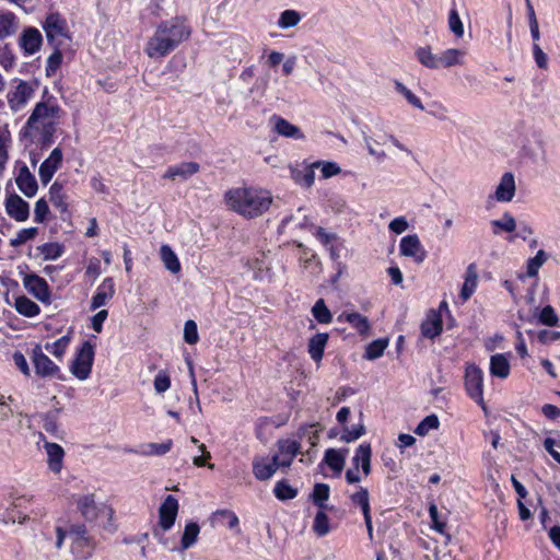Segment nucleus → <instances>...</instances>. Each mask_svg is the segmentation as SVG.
I'll return each mask as SVG.
<instances>
[{"label": "nucleus", "instance_id": "de8ad7c7", "mask_svg": "<svg viewBox=\"0 0 560 560\" xmlns=\"http://www.w3.org/2000/svg\"><path fill=\"white\" fill-rule=\"evenodd\" d=\"M172 446V440H167L163 443H148L142 446L140 453L144 456H162L170 452Z\"/></svg>", "mask_w": 560, "mask_h": 560}, {"label": "nucleus", "instance_id": "603ef678", "mask_svg": "<svg viewBox=\"0 0 560 560\" xmlns=\"http://www.w3.org/2000/svg\"><path fill=\"white\" fill-rule=\"evenodd\" d=\"M365 434V425L362 421L352 427H343L342 434L340 436V441L350 443L359 440L362 435Z\"/></svg>", "mask_w": 560, "mask_h": 560}, {"label": "nucleus", "instance_id": "a19ab883", "mask_svg": "<svg viewBox=\"0 0 560 560\" xmlns=\"http://www.w3.org/2000/svg\"><path fill=\"white\" fill-rule=\"evenodd\" d=\"M15 311L26 317H34L39 314V306L27 296H18L13 304Z\"/></svg>", "mask_w": 560, "mask_h": 560}, {"label": "nucleus", "instance_id": "774afa93", "mask_svg": "<svg viewBox=\"0 0 560 560\" xmlns=\"http://www.w3.org/2000/svg\"><path fill=\"white\" fill-rule=\"evenodd\" d=\"M184 340L189 345H195L199 340L197 324L192 319L185 323Z\"/></svg>", "mask_w": 560, "mask_h": 560}, {"label": "nucleus", "instance_id": "09e8293b", "mask_svg": "<svg viewBox=\"0 0 560 560\" xmlns=\"http://www.w3.org/2000/svg\"><path fill=\"white\" fill-rule=\"evenodd\" d=\"M199 533H200V527L197 523H194V522L188 523L185 526V529H184V533H183V536L180 539L182 549L185 550V549L190 548L197 541Z\"/></svg>", "mask_w": 560, "mask_h": 560}, {"label": "nucleus", "instance_id": "864d4df0", "mask_svg": "<svg viewBox=\"0 0 560 560\" xmlns=\"http://www.w3.org/2000/svg\"><path fill=\"white\" fill-rule=\"evenodd\" d=\"M313 530L319 537L327 535L330 532L329 517L324 509H320L314 518Z\"/></svg>", "mask_w": 560, "mask_h": 560}, {"label": "nucleus", "instance_id": "4be33fe9", "mask_svg": "<svg viewBox=\"0 0 560 560\" xmlns=\"http://www.w3.org/2000/svg\"><path fill=\"white\" fill-rule=\"evenodd\" d=\"M15 183L20 189V191L28 197L32 198L36 195L38 185L36 182L35 176L31 173L28 167L26 165H23L19 170V174L15 178Z\"/></svg>", "mask_w": 560, "mask_h": 560}, {"label": "nucleus", "instance_id": "4468645a", "mask_svg": "<svg viewBox=\"0 0 560 560\" xmlns=\"http://www.w3.org/2000/svg\"><path fill=\"white\" fill-rule=\"evenodd\" d=\"M4 208L7 214L16 222H25L30 217V205L16 194L5 198Z\"/></svg>", "mask_w": 560, "mask_h": 560}, {"label": "nucleus", "instance_id": "0e129e2a", "mask_svg": "<svg viewBox=\"0 0 560 560\" xmlns=\"http://www.w3.org/2000/svg\"><path fill=\"white\" fill-rule=\"evenodd\" d=\"M448 27L451 32L457 37L462 38L464 35V25L456 9H452L448 14Z\"/></svg>", "mask_w": 560, "mask_h": 560}, {"label": "nucleus", "instance_id": "412c9836", "mask_svg": "<svg viewBox=\"0 0 560 560\" xmlns=\"http://www.w3.org/2000/svg\"><path fill=\"white\" fill-rule=\"evenodd\" d=\"M467 61V50L464 48H447L440 52V69L464 67Z\"/></svg>", "mask_w": 560, "mask_h": 560}, {"label": "nucleus", "instance_id": "ea45409f", "mask_svg": "<svg viewBox=\"0 0 560 560\" xmlns=\"http://www.w3.org/2000/svg\"><path fill=\"white\" fill-rule=\"evenodd\" d=\"M160 258L164 267L172 273H178L182 269L180 262L174 250L166 244L160 248Z\"/></svg>", "mask_w": 560, "mask_h": 560}, {"label": "nucleus", "instance_id": "72a5a7b5", "mask_svg": "<svg viewBox=\"0 0 560 560\" xmlns=\"http://www.w3.org/2000/svg\"><path fill=\"white\" fill-rule=\"evenodd\" d=\"M328 339H329V336L326 332H318L310 338L307 350H308L311 358L316 363L322 361Z\"/></svg>", "mask_w": 560, "mask_h": 560}, {"label": "nucleus", "instance_id": "37998d69", "mask_svg": "<svg viewBox=\"0 0 560 560\" xmlns=\"http://www.w3.org/2000/svg\"><path fill=\"white\" fill-rule=\"evenodd\" d=\"M49 201L60 212H66L68 210L67 196L62 186L57 182H55L49 188Z\"/></svg>", "mask_w": 560, "mask_h": 560}, {"label": "nucleus", "instance_id": "79ce46f5", "mask_svg": "<svg viewBox=\"0 0 560 560\" xmlns=\"http://www.w3.org/2000/svg\"><path fill=\"white\" fill-rule=\"evenodd\" d=\"M18 21L12 12L0 10V39H4L16 32Z\"/></svg>", "mask_w": 560, "mask_h": 560}, {"label": "nucleus", "instance_id": "f03ea898", "mask_svg": "<svg viewBox=\"0 0 560 560\" xmlns=\"http://www.w3.org/2000/svg\"><path fill=\"white\" fill-rule=\"evenodd\" d=\"M223 202L230 211L245 219H255L268 211L272 203V195L260 187H234L224 192Z\"/></svg>", "mask_w": 560, "mask_h": 560}, {"label": "nucleus", "instance_id": "c756f323", "mask_svg": "<svg viewBox=\"0 0 560 560\" xmlns=\"http://www.w3.org/2000/svg\"><path fill=\"white\" fill-rule=\"evenodd\" d=\"M115 294V285L112 278H105L92 298L91 308L96 310L105 305Z\"/></svg>", "mask_w": 560, "mask_h": 560}, {"label": "nucleus", "instance_id": "aec40b11", "mask_svg": "<svg viewBox=\"0 0 560 560\" xmlns=\"http://www.w3.org/2000/svg\"><path fill=\"white\" fill-rule=\"evenodd\" d=\"M291 178L303 188H311L315 182V172L312 163H302L290 166Z\"/></svg>", "mask_w": 560, "mask_h": 560}, {"label": "nucleus", "instance_id": "4d7b16f0", "mask_svg": "<svg viewBox=\"0 0 560 560\" xmlns=\"http://www.w3.org/2000/svg\"><path fill=\"white\" fill-rule=\"evenodd\" d=\"M70 343L69 336H62L51 343H46L45 349L54 357L61 359Z\"/></svg>", "mask_w": 560, "mask_h": 560}, {"label": "nucleus", "instance_id": "a878e982", "mask_svg": "<svg viewBox=\"0 0 560 560\" xmlns=\"http://www.w3.org/2000/svg\"><path fill=\"white\" fill-rule=\"evenodd\" d=\"M443 320L439 312L431 310L421 324V332L425 338L433 339L442 332Z\"/></svg>", "mask_w": 560, "mask_h": 560}, {"label": "nucleus", "instance_id": "b1692460", "mask_svg": "<svg viewBox=\"0 0 560 560\" xmlns=\"http://www.w3.org/2000/svg\"><path fill=\"white\" fill-rule=\"evenodd\" d=\"M44 448L47 454L48 468L54 474H59L63 467V457H65L63 448L59 444L51 443V442H45Z\"/></svg>", "mask_w": 560, "mask_h": 560}, {"label": "nucleus", "instance_id": "2eb2a0df", "mask_svg": "<svg viewBox=\"0 0 560 560\" xmlns=\"http://www.w3.org/2000/svg\"><path fill=\"white\" fill-rule=\"evenodd\" d=\"M23 284L34 298L43 303H50V291L47 281L37 275L24 277Z\"/></svg>", "mask_w": 560, "mask_h": 560}, {"label": "nucleus", "instance_id": "3c124183", "mask_svg": "<svg viewBox=\"0 0 560 560\" xmlns=\"http://www.w3.org/2000/svg\"><path fill=\"white\" fill-rule=\"evenodd\" d=\"M312 315L319 324H329L332 320V315L326 306L325 301L319 299L312 307Z\"/></svg>", "mask_w": 560, "mask_h": 560}, {"label": "nucleus", "instance_id": "f8f14e48", "mask_svg": "<svg viewBox=\"0 0 560 560\" xmlns=\"http://www.w3.org/2000/svg\"><path fill=\"white\" fill-rule=\"evenodd\" d=\"M277 446L278 451L273 455V459L279 468L289 467L294 457L301 452L300 442L291 439L280 440Z\"/></svg>", "mask_w": 560, "mask_h": 560}, {"label": "nucleus", "instance_id": "5701e85b", "mask_svg": "<svg viewBox=\"0 0 560 560\" xmlns=\"http://www.w3.org/2000/svg\"><path fill=\"white\" fill-rule=\"evenodd\" d=\"M270 124L272 125L273 131L277 132L279 136L295 140L304 138L303 132L298 126L291 124L290 121L280 116H272L270 118Z\"/></svg>", "mask_w": 560, "mask_h": 560}, {"label": "nucleus", "instance_id": "423d86ee", "mask_svg": "<svg viewBox=\"0 0 560 560\" xmlns=\"http://www.w3.org/2000/svg\"><path fill=\"white\" fill-rule=\"evenodd\" d=\"M94 347L90 341H84L75 353V358L70 364V372L79 381L89 378L94 361Z\"/></svg>", "mask_w": 560, "mask_h": 560}, {"label": "nucleus", "instance_id": "052dcab7", "mask_svg": "<svg viewBox=\"0 0 560 560\" xmlns=\"http://www.w3.org/2000/svg\"><path fill=\"white\" fill-rule=\"evenodd\" d=\"M273 493L277 499L284 501L294 499L298 494V491L293 489L287 481L281 480L276 483Z\"/></svg>", "mask_w": 560, "mask_h": 560}, {"label": "nucleus", "instance_id": "e433bc0d", "mask_svg": "<svg viewBox=\"0 0 560 560\" xmlns=\"http://www.w3.org/2000/svg\"><path fill=\"white\" fill-rule=\"evenodd\" d=\"M308 225V219L303 209H298L294 214L282 220L279 229L282 233H285L293 232L296 229H306Z\"/></svg>", "mask_w": 560, "mask_h": 560}, {"label": "nucleus", "instance_id": "6ab92c4d", "mask_svg": "<svg viewBox=\"0 0 560 560\" xmlns=\"http://www.w3.org/2000/svg\"><path fill=\"white\" fill-rule=\"evenodd\" d=\"M178 512V501L168 494L159 509L160 526L168 530L175 523Z\"/></svg>", "mask_w": 560, "mask_h": 560}, {"label": "nucleus", "instance_id": "f3484780", "mask_svg": "<svg viewBox=\"0 0 560 560\" xmlns=\"http://www.w3.org/2000/svg\"><path fill=\"white\" fill-rule=\"evenodd\" d=\"M33 364L37 375L42 377H50L58 373L59 368L55 364L48 355L43 353L42 348L36 346L33 349Z\"/></svg>", "mask_w": 560, "mask_h": 560}, {"label": "nucleus", "instance_id": "49530a36", "mask_svg": "<svg viewBox=\"0 0 560 560\" xmlns=\"http://www.w3.org/2000/svg\"><path fill=\"white\" fill-rule=\"evenodd\" d=\"M314 171L319 170L320 178L328 179L341 173V167L331 161H315L312 163Z\"/></svg>", "mask_w": 560, "mask_h": 560}, {"label": "nucleus", "instance_id": "c9c22d12", "mask_svg": "<svg viewBox=\"0 0 560 560\" xmlns=\"http://www.w3.org/2000/svg\"><path fill=\"white\" fill-rule=\"evenodd\" d=\"M12 144V135L8 124L0 125V174L5 170L9 161V150Z\"/></svg>", "mask_w": 560, "mask_h": 560}, {"label": "nucleus", "instance_id": "dca6fc26", "mask_svg": "<svg viewBox=\"0 0 560 560\" xmlns=\"http://www.w3.org/2000/svg\"><path fill=\"white\" fill-rule=\"evenodd\" d=\"M19 45L26 56L36 54L43 45L42 33L35 27L24 28L20 36Z\"/></svg>", "mask_w": 560, "mask_h": 560}, {"label": "nucleus", "instance_id": "c85d7f7f", "mask_svg": "<svg viewBox=\"0 0 560 560\" xmlns=\"http://www.w3.org/2000/svg\"><path fill=\"white\" fill-rule=\"evenodd\" d=\"M372 447L370 443L360 444L352 458L354 468L361 467L363 475L366 477L371 474Z\"/></svg>", "mask_w": 560, "mask_h": 560}, {"label": "nucleus", "instance_id": "69168bd1", "mask_svg": "<svg viewBox=\"0 0 560 560\" xmlns=\"http://www.w3.org/2000/svg\"><path fill=\"white\" fill-rule=\"evenodd\" d=\"M55 51L48 57L46 66V75L51 77L61 66L62 54L59 47H54Z\"/></svg>", "mask_w": 560, "mask_h": 560}, {"label": "nucleus", "instance_id": "cd10ccee", "mask_svg": "<svg viewBox=\"0 0 560 560\" xmlns=\"http://www.w3.org/2000/svg\"><path fill=\"white\" fill-rule=\"evenodd\" d=\"M278 468L273 458L269 460L266 457H256L253 460V474L261 481L270 479Z\"/></svg>", "mask_w": 560, "mask_h": 560}, {"label": "nucleus", "instance_id": "f257e3e1", "mask_svg": "<svg viewBox=\"0 0 560 560\" xmlns=\"http://www.w3.org/2000/svg\"><path fill=\"white\" fill-rule=\"evenodd\" d=\"M65 112L45 89L20 131L22 140L46 148L54 142Z\"/></svg>", "mask_w": 560, "mask_h": 560}, {"label": "nucleus", "instance_id": "13d9d810", "mask_svg": "<svg viewBox=\"0 0 560 560\" xmlns=\"http://www.w3.org/2000/svg\"><path fill=\"white\" fill-rule=\"evenodd\" d=\"M395 90L399 94H401L410 105H412L413 107H416L420 110H424V106H423L422 102L420 101V98L411 90H409L405 84H402L399 81H395Z\"/></svg>", "mask_w": 560, "mask_h": 560}, {"label": "nucleus", "instance_id": "f704fd0d", "mask_svg": "<svg viewBox=\"0 0 560 560\" xmlns=\"http://www.w3.org/2000/svg\"><path fill=\"white\" fill-rule=\"evenodd\" d=\"M490 374L494 377L506 378L510 375V362L506 354L497 353L490 358Z\"/></svg>", "mask_w": 560, "mask_h": 560}, {"label": "nucleus", "instance_id": "2f4dec72", "mask_svg": "<svg viewBox=\"0 0 560 560\" xmlns=\"http://www.w3.org/2000/svg\"><path fill=\"white\" fill-rule=\"evenodd\" d=\"M478 284V272L474 264H470L465 271L464 283L459 296L464 302L469 300L475 293Z\"/></svg>", "mask_w": 560, "mask_h": 560}, {"label": "nucleus", "instance_id": "a211bd4d", "mask_svg": "<svg viewBox=\"0 0 560 560\" xmlns=\"http://www.w3.org/2000/svg\"><path fill=\"white\" fill-rule=\"evenodd\" d=\"M516 192L515 177L512 173H504L495 187L493 198L498 202H510Z\"/></svg>", "mask_w": 560, "mask_h": 560}, {"label": "nucleus", "instance_id": "a18cd8bd", "mask_svg": "<svg viewBox=\"0 0 560 560\" xmlns=\"http://www.w3.org/2000/svg\"><path fill=\"white\" fill-rule=\"evenodd\" d=\"M491 225L494 234H499L501 231L512 233L517 228L514 217L509 212H504L501 219L493 220Z\"/></svg>", "mask_w": 560, "mask_h": 560}, {"label": "nucleus", "instance_id": "ddd939ff", "mask_svg": "<svg viewBox=\"0 0 560 560\" xmlns=\"http://www.w3.org/2000/svg\"><path fill=\"white\" fill-rule=\"evenodd\" d=\"M399 252L402 256L412 258L417 264L423 262L427 257V252L417 234L404 236L400 240Z\"/></svg>", "mask_w": 560, "mask_h": 560}, {"label": "nucleus", "instance_id": "473e14b6", "mask_svg": "<svg viewBox=\"0 0 560 560\" xmlns=\"http://www.w3.org/2000/svg\"><path fill=\"white\" fill-rule=\"evenodd\" d=\"M347 454L348 450L346 448H328L325 452L324 462L336 475H340L345 467Z\"/></svg>", "mask_w": 560, "mask_h": 560}, {"label": "nucleus", "instance_id": "6e6552de", "mask_svg": "<svg viewBox=\"0 0 560 560\" xmlns=\"http://www.w3.org/2000/svg\"><path fill=\"white\" fill-rule=\"evenodd\" d=\"M465 388L471 399L479 405H483V372L474 363L466 366Z\"/></svg>", "mask_w": 560, "mask_h": 560}, {"label": "nucleus", "instance_id": "39448f33", "mask_svg": "<svg viewBox=\"0 0 560 560\" xmlns=\"http://www.w3.org/2000/svg\"><path fill=\"white\" fill-rule=\"evenodd\" d=\"M42 26L48 44L52 47H60L65 40L70 39L67 21L59 13L48 14Z\"/></svg>", "mask_w": 560, "mask_h": 560}, {"label": "nucleus", "instance_id": "393cba45", "mask_svg": "<svg viewBox=\"0 0 560 560\" xmlns=\"http://www.w3.org/2000/svg\"><path fill=\"white\" fill-rule=\"evenodd\" d=\"M199 168L200 166L196 162H184L178 165L168 167L163 177L172 180L177 178L186 180L198 173Z\"/></svg>", "mask_w": 560, "mask_h": 560}, {"label": "nucleus", "instance_id": "c03bdc74", "mask_svg": "<svg viewBox=\"0 0 560 560\" xmlns=\"http://www.w3.org/2000/svg\"><path fill=\"white\" fill-rule=\"evenodd\" d=\"M349 498L354 505L360 506L363 516L371 513L370 495L366 488L358 487Z\"/></svg>", "mask_w": 560, "mask_h": 560}, {"label": "nucleus", "instance_id": "9d476101", "mask_svg": "<svg viewBox=\"0 0 560 560\" xmlns=\"http://www.w3.org/2000/svg\"><path fill=\"white\" fill-rule=\"evenodd\" d=\"M165 31L166 37L174 40L173 46L176 48L182 42L187 40L191 35V28L186 24V20L182 16L173 18L160 24Z\"/></svg>", "mask_w": 560, "mask_h": 560}, {"label": "nucleus", "instance_id": "5fc2aeb1", "mask_svg": "<svg viewBox=\"0 0 560 560\" xmlns=\"http://www.w3.org/2000/svg\"><path fill=\"white\" fill-rule=\"evenodd\" d=\"M388 346L387 339H377L369 343L365 348L364 358L366 360H375L383 355Z\"/></svg>", "mask_w": 560, "mask_h": 560}, {"label": "nucleus", "instance_id": "4c0bfd02", "mask_svg": "<svg viewBox=\"0 0 560 560\" xmlns=\"http://www.w3.org/2000/svg\"><path fill=\"white\" fill-rule=\"evenodd\" d=\"M383 135L384 133L364 137V144L369 154L374 156L378 162L387 158L385 151L378 149V147L386 145L389 142L388 139L382 138Z\"/></svg>", "mask_w": 560, "mask_h": 560}, {"label": "nucleus", "instance_id": "bb28decb", "mask_svg": "<svg viewBox=\"0 0 560 560\" xmlns=\"http://www.w3.org/2000/svg\"><path fill=\"white\" fill-rule=\"evenodd\" d=\"M338 320L349 323L361 336H368L371 330L368 317L357 312H342Z\"/></svg>", "mask_w": 560, "mask_h": 560}, {"label": "nucleus", "instance_id": "0eeeda50", "mask_svg": "<svg viewBox=\"0 0 560 560\" xmlns=\"http://www.w3.org/2000/svg\"><path fill=\"white\" fill-rule=\"evenodd\" d=\"M35 89L32 83L18 80L16 85L9 91L7 95L8 105L11 112L19 113L25 108L27 103L33 98Z\"/></svg>", "mask_w": 560, "mask_h": 560}, {"label": "nucleus", "instance_id": "20e7f679", "mask_svg": "<svg viewBox=\"0 0 560 560\" xmlns=\"http://www.w3.org/2000/svg\"><path fill=\"white\" fill-rule=\"evenodd\" d=\"M67 535L71 542V552L75 559L86 560L92 556L95 542L88 535L86 528L83 525H72L67 530Z\"/></svg>", "mask_w": 560, "mask_h": 560}, {"label": "nucleus", "instance_id": "7ed1b4c3", "mask_svg": "<svg viewBox=\"0 0 560 560\" xmlns=\"http://www.w3.org/2000/svg\"><path fill=\"white\" fill-rule=\"evenodd\" d=\"M77 509L88 522L97 521L100 517L110 520L114 511L103 502H97L94 493L79 494L75 498Z\"/></svg>", "mask_w": 560, "mask_h": 560}, {"label": "nucleus", "instance_id": "58836bf2", "mask_svg": "<svg viewBox=\"0 0 560 560\" xmlns=\"http://www.w3.org/2000/svg\"><path fill=\"white\" fill-rule=\"evenodd\" d=\"M303 19L301 12L294 9H287L282 11L277 21V27L285 31L298 26Z\"/></svg>", "mask_w": 560, "mask_h": 560}, {"label": "nucleus", "instance_id": "7c9ffc66", "mask_svg": "<svg viewBox=\"0 0 560 560\" xmlns=\"http://www.w3.org/2000/svg\"><path fill=\"white\" fill-rule=\"evenodd\" d=\"M417 60L430 70L440 69V54H434L430 45L419 46L415 50Z\"/></svg>", "mask_w": 560, "mask_h": 560}, {"label": "nucleus", "instance_id": "e2e57ef3", "mask_svg": "<svg viewBox=\"0 0 560 560\" xmlns=\"http://www.w3.org/2000/svg\"><path fill=\"white\" fill-rule=\"evenodd\" d=\"M547 260L546 253L544 250H538L535 257L528 259L527 261V276L535 277L538 273L539 268Z\"/></svg>", "mask_w": 560, "mask_h": 560}, {"label": "nucleus", "instance_id": "1a4fd4ad", "mask_svg": "<svg viewBox=\"0 0 560 560\" xmlns=\"http://www.w3.org/2000/svg\"><path fill=\"white\" fill-rule=\"evenodd\" d=\"M165 31L159 25L154 34L149 38L144 52L150 58H163L175 49L174 40L166 37Z\"/></svg>", "mask_w": 560, "mask_h": 560}, {"label": "nucleus", "instance_id": "680f3d73", "mask_svg": "<svg viewBox=\"0 0 560 560\" xmlns=\"http://www.w3.org/2000/svg\"><path fill=\"white\" fill-rule=\"evenodd\" d=\"M329 498V487L326 483H316L312 493L313 502L319 506V509H325V502Z\"/></svg>", "mask_w": 560, "mask_h": 560}, {"label": "nucleus", "instance_id": "338daca9", "mask_svg": "<svg viewBox=\"0 0 560 560\" xmlns=\"http://www.w3.org/2000/svg\"><path fill=\"white\" fill-rule=\"evenodd\" d=\"M49 214L48 202L40 198L35 202L34 208V221L37 223H44Z\"/></svg>", "mask_w": 560, "mask_h": 560}, {"label": "nucleus", "instance_id": "8fccbe9b", "mask_svg": "<svg viewBox=\"0 0 560 560\" xmlns=\"http://www.w3.org/2000/svg\"><path fill=\"white\" fill-rule=\"evenodd\" d=\"M315 236L317 240L326 246L332 258H338L339 254L334 246V242L337 240V235L325 231L323 228H315Z\"/></svg>", "mask_w": 560, "mask_h": 560}, {"label": "nucleus", "instance_id": "bf43d9fd", "mask_svg": "<svg viewBox=\"0 0 560 560\" xmlns=\"http://www.w3.org/2000/svg\"><path fill=\"white\" fill-rule=\"evenodd\" d=\"M37 233V228L22 229L16 233V235L13 238L10 240V245L13 247H19L25 244L26 242L34 240Z\"/></svg>", "mask_w": 560, "mask_h": 560}, {"label": "nucleus", "instance_id": "9b49d317", "mask_svg": "<svg viewBox=\"0 0 560 560\" xmlns=\"http://www.w3.org/2000/svg\"><path fill=\"white\" fill-rule=\"evenodd\" d=\"M62 161L63 152L61 148L56 147L38 168V176L44 185H47L51 180L56 172L61 167Z\"/></svg>", "mask_w": 560, "mask_h": 560}, {"label": "nucleus", "instance_id": "6e6d98bb", "mask_svg": "<svg viewBox=\"0 0 560 560\" xmlns=\"http://www.w3.org/2000/svg\"><path fill=\"white\" fill-rule=\"evenodd\" d=\"M440 427V420L436 415L427 416L415 429V433L419 436H425L430 431Z\"/></svg>", "mask_w": 560, "mask_h": 560}]
</instances>
